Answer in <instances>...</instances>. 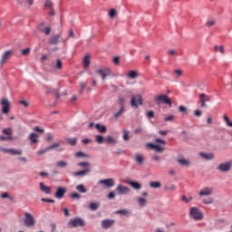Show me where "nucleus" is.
Wrapping results in <instances>:
<instances>
[{
    "label": "nucleus",
    "instance_id": "f257e3e1",
    "mask_svg": "<svg viewBox=\"0 0 232 232\" xmlns=\"http://www.w3.org/2000/svg\"><path fill=\"white\" fill-rule=\"evenodd\" d=\"M79 168H82V170L73 172L72 176L73 177H86L88 173H92V164L88 161H81L77 164Z\"/></svg>",
    "mask_w": 232,
    "mask_h": 232
},
{
    "label": "nucleus",
    "instance_id": "f03ea898",
    "mask_svg": "<svg viewBox=\"0 0 232 232\" xmlns=\"http://www.w3.org/2000/svg\"><path fill=\"white\" fill-rule=\"evenodd\" d=\"M23 222L25 227H34L36 224L35 218L30 212H24Z\"/></svg>",
    "mask_w": 232,
    "mask_h": 232
},
{
    "label": "nucleus",
    "instance_id": "7ed1b4c3",
    "mask_svg": "<svg viewBox=\"0 0 232 232\" xmlns=\"http://www.w3.org/2000/svg\"><path fill=\"white\" fill-rule=\"evenodd\" d=\"M189 217L193 220H202L204 218V214L200 210V208L197 207H192L189 209Z\"/></svg>",
    "mask_w": 232,
    "mask_h": 232
},
{
    "label": "nucleus",
    "instance_id": "20e7f679",
    "mask_svg": "<svg viewBox=\"0 0 232 232\" xmlns=\"http://www.w3.org/2000/svg\"><path fill=\"white\" fill-rule=\"evenodd\" d=\"M231 168H232V160L220 163L217 167V169L218 171H220V173H227L228 171H231Z\"/></svg>",
    "mask_w": 232,
    "mask_h": 232
},
{
    "label": "nucleus",
    "instance_id": "39448f33",
    "mask_svg": "<svg viewBox=\"0 0 232 232\" xmlns=\"http://www.w3.org/2000/svg\"><path fill=\"white\" fill-rule=\"evenodd\" d=\"M156 102H157V104H168V106H169V108H171V106L173 104L171 100H169V98L166 94L158 95L156 97Z\"/></svg>",
    "mask_w": 232,
    "mask_h": 232
},
{
    "label": "nucleus",
    "instance_id": "423d86ee",
    "mask_svg": "<svg viewBox=\"0 0 232 232\" xmlns=\"http://www.w3.org/2000/svg\"><path fill=\"white\" fill-rule=\"evenodd\" d=\"M98 185L102 186V188H107L110 189V188H113L115 186V179L113 178L100 179L98 181Z\"/></svg>",
    "mask_w": 232,
    "mask_h": 232
},
{
    "label": "nucleus",
    "instance_id": "0eeeda50",
    "mask_svg": "<svg viewBox=\"0 0 232 232\" xmlns=\"http://www.w3.org/2000/svg\"><path fill=\"white\" fill-rule=\"evenodd\" d=\"M68 226L69 227H84V226H86V222H84V219L81 218H75L68 222Z\"/></svg>",
    "mask_w": 232,
    "mask_h": 232
},
{
    "label": "nucleus",
    "instance_id": "6e6552de",
    "mask_svg": "<svg viewBox=\"0 0 232 232\" xmlns=\"http://www.w3.org/2000/svg\"><path fill=\"white\" fill-rule=\"evenodd\" d=\"M36 28L39 32L42 34H44V35H50L52 34V27L46 26L44 27V22H42L36 25Z\"/></svg>",
    "mask_w": 232,
    "mask_h": 232
},
{
    "label": "nucleus",
    "instance_id": "1a4fd4ad",
    "mask_svg": "<svg viewBox=\"0 0 232 232\" xmlns=\"http://www.w3.org/2000/svg\"><path fill=\"white\" fill-rule=\"evenodd\" d=\"M0 104L2 105V113L7 114L10 112V101L7 98H2Z\"/></svg>",
    "mask_w": 232,
    "mask_h": 232
},
{
    "label": "nucleus",
    "instance_id": "9d476101",
    "mask_svg": "<svg viewBox=\"0 0 232 232\" xmlns=\"http://www.w3.org/2000/svg\"><path fill=\"white\" fill-rule=\"evenodd\" d=\"M95 73H97V75H101L102 81H106V78L109 77V75H111V71L110 68H104L96 70Z\"/></svg>",
    "mask_w": 232,
    "mask_h": 232
},
{
    "label": "nucleus",
    "instance_id": "9b49d317",
    "mask_svg": "<svg viewBox=\"0 0 232 232\" xmlns=\"http://www.w3.org/2000/svg\"><path fill=\"white\" fill-rule=\"evenodd\" d=\"M12 55H14V50L5 51L1 56L0 66H3V64H5V63H6V61L12 57Z\"/></svg>",
    "mask_w": 232,
    "mask_h": 232
},
{
    "label": "nucleus",
    "instance_id": "f8f14e48",
    "mask_svg": "<svg viewBox=\"0 0 232 232\" xmlns=\"http://www.w3.org/2000/svg\"><path fill=\"white\" fill-rule=\"evenodd\" d=\"M115 191H117L118 195H128L131 189L122 184L117 185Z\"/></svg>",
    "mask_w": 232,
    "mask_h": 232
},
{
    "label": "nucleus",
    "instance_id": "ddd939ff",
    "mask_svg": "<svg viewBox=\"0 0 232 232\" xmlns=\"http://www.w3.org/2000/svg\"><path fill=\"white\" fill-rule=\"evenodd\" d=\"M115 225V219H103L101 222V227L102 229H110V227H112V226Z\"/></svg>",
    "mask_w": 232,
    "mask_h": 232
},
{
    "label": "nucleus",
    "instance_id": "4468645a",
    "mask_svg": "<svg viewBox=\"0 0 232 232\" xmlns=\"http://www.w3.org/2000/svg\"><path fill=\"white\" fill-rule=\"evenodd\" d=\"M199 98H200V103H201V108H206L207 104L206 102H211V98L209 96H208V94L206 93H201L199 94Z\"/></svg>",
    "mask_w": 232,
    "mask_h": 232
},
{
    "label": "nucleus",
    "instance_id": "2eb2a0df",
    "mask_svg": "<svg viewBox=\"0 0 232 232\" xmlns=\"http://www.w3.org/2000/svg\"><path fill=\"white\" fill-rule=\"evenodd\" d=\"M66 194V188H62V187H58L56 188V192L54 194V197L56 198H58L59 200H61V198H64V195Z\"/></svg>",
    "mask_w": 232,
    "mask_h": 232
},
{
    "label": "nucleus",
    "instance_id": "dca6fc26",
    "mask_svg": "<svg viewBox=\"0 0 232 232\" xmlns=\"http://www.w3.org/2000/svg\"><path fill=\"white\" fill-rule=\"evenodd\" d=\"M212 193H213V188L207 187V188H203L202 190H200L198 192V195L200 197H209V195H211Z\"/></svg>",
    "mask_w": 232,
    "mask_h": 232
},
{
    "label": "nucleus",
    "instance_id": "f3484780",
    "mask_svg": "<svg viewBox=\"0 0 232 232\" xmlns=\"http://www.w3.org/2000/svg\"><path fill=\"white\" fill-rule=\"evenodd\" d=\"M127 184H129V186H131V188H133V189H136L137 191H139V189H141L142 188V185H140V183L133 181L131 179H128Z\"/></svg>",
    "mask_w": 232,
    "mask_h": 232
},
{
    "label": "nucleus",
    "instance_id": "a211bd4d",
    "mask_svg": "<svg viewBox=\"0 0 232 232\" xmlns=\"http://www.w3.org/2000/svg\"><path fill=\"white\" fill-rule=\"evenodd\" d=\"M39 186L41 191H43V193H45V195H50V193H52V188L44 185V183L40 182Z\"/></svg>",
    "mask_w": 232,
    "mask_h": 232
},
{
    "label": "nucleus",
    "instance_id": "6ab92c4d",
    "mask_svg": "<svg viewBox=\"0 0 232 232\" xmlns=\"http://www.w3.org/2000/svg\"><path fill=\"white\" fill-rule=\"evenodd\" d=\"M28 139L31 141V144H37L39 142V135L35 132L30 133Z\"/></svg>",
    "mask_w": 232,
    "mask_h": 232
},
{
    "label": "nucleus",
    "instance_id": "aec40b11",
    "mask_svg": "<svg viewBox=\"0 0 232 232\" xmlns=\"http://www.w3.org/2000/svg\"><path fill=\"white\" fill-rule=\"evenodd\" d=\"M61 37V34H54L49 39V44H59V38Z\"/></svg>",
    "mask_w": 232,
    "mask_h": 232
},
{
    "label": "nucleus",
    "instance_id": "412c9836",
    "mask_svg": "<svg viewBox=\"0 0 232 232\" xmlns=\"http://www.w3.org/2000/svg\"><path fill=\"white\" fill-rule=\"evenodd\" d=\"M200 157H202V159H204L205 160H213V159H215V154L210 152V153H204V152H200Z\"/></svg>",
    "mask_w": 232,
    "mask_h": 232
},
{
    "label": "nucleus",
    "instance_id": "4be33fe9",
    "mask_svg": "<svg viewBox=\"0 0 232 232\" xmlns=\"http://www.w3.org/2000/svg\"><path fill=\"white\" fill-rule=\"evenodd\" d=\"M116 215H121V217H130V215L131 214V212L126 208H123V209H120V210H117L115 212Z\"/></svg>",
    "mask_w": 232,
    "mask_h": 232
},
{
    "label": "nucleus",
    "instance_id": "5701e85b",
    "mask_svg": "<svg viewBox=\"0 0 232 232\" xmlns=\"http://www.w3.org/2000/svg\"><path fill=\"white\" fill-rule=\"evenodd\" d=\"M94 126L96 130L100 131V133H106V131H108V128L106 127V125H101L99 123H96Z\"/></svg>",
    "mask_w": 232,
    "mask_h": 232
},
{
    "label": "nucleus",
    "instance_id": "b1692460",
    "mask_svg": "<svg viewBox=\"0 0 232 232\" xmlns=\"http://www.w3.org/2000/svg\"><path fill=\"white\" fill-rule=\"evenodd\" d=\"M77 140V138H65V142H67L69 146H76Z\"/></svg>",
    "mask_w": 232,
    "mask_h": 232
},
{
    "label": "nucleus",
    "instance_id": "393cba45",
    "mask_svg": "<svg viewBox=\"0 0 232 232\" xmlns=\"http://www.w3.org/2000/svg\"><path fill=\"white\" fill-rule=\"evenodd\" d=\"M9 155H13V156H21L23 155V150L21 149H10V152H9Z\"/></svg>",
    "mask_w": 232,
    "mask_h": 232
},
{
    "label": "nucleus",
    "instance_id": "a878e982",
    "mask_svg": "<svg viewBox=\"0 0 232 232\" xmlns=\"http://www.w3.org/2000/svg\"><path fill=\"white\" fill-rule=\"evenodd\" d=\"M134 160H135V162H137L138 164L140 165L144 162V157H142L141 154L137 153V154H135Z\"/></svg>",
    "mask_w": 232,
    "mask_h": 232
},
{
    "label": "nucleus",
    "instance_id": "bb28decb",
    "mask_svg": "<svg viewBox=\"0 0 232 232\" xmlns=\"http://www.w3.org/2000/svg\"><path fill=\"white\" fill-rule=\"evenodd\" d=\"M137 201L140 208H145L146 204H148V200L144 198H137Z\"/></svg>",
    "mask_w": 232,
    "mask_h": 232
},
{
    "label": "nucleus",
    "instance_id": "cd10ccee",
    "mask_svg": "<svg viewBox=\"0 0 232 232\" xmlns=\"http://www.w3.org/2000/svg\"><path fill=\"white\" fill-rule=\"evenodd\" d=\"M105 142L106 144L115 145L117 144V140H115V138H113L112 136H107L105 139Z\"/></svg>",
    "mask_w": 232,
    "mask_h": 232
},
{
    "label": "nucleus",
    "instance_id": "c85d7f7f",
    "mask_svg": "<svg viewBox=\"0 0 232 232\" xmlns=\"http://www.w3.org/2000/svg\"><path fill=\"white\" fill-rule=\"evenodd\" d=\"M98 208H101V203L92 202L89 204V209H91V211H97Z\"/></svg>",
    "mask_w": 232,
    "mask_h": 232
},
{
    "label": "nucleus",
    "instance_id": "c756f323",
    "mask_svg": "<svg viewBox=\"0 0 232 232\" xmlns=\"http://www.w3.org/2000/svg\"><path fill=\"white\" fill-rule=\"evenodd\" d=\"M177 162L179 163L180 166H189L191 164L189 160L183 158L178 159Z\"/></svg>",
    "mask_w": 232,
    "mask_h": 232
},
{
    "label": "nucleus",
    "instance_id": "7c9ffc66",
    "mask_svg": "<svg viewBox=\"0 0 232 232\" xmlns=\"http://www.w3.org/2000/svg\"><path fill=\"white\" fill-rule=\"evenodd\" d=\"M91 63L92 62L90 61V55L89 54L85 55L83 58V68H89Z\"/></svg>",
    "mask_w": 232,
    "mask_h": 232
},
{
    "label": "nucleus",
    "instance_id": "2f4dec72",
    "mask_svg": "<svg viewBox=\"0 0 232 232\" xmlns=\"http://www.w3.org/2000/svg\"><path fill=\"white\" fill-rule=\"evenodd\" d=\"M126 111V107H120V110L114 113V119H119Z\"/></svg>",
    "mask_w": 232,
    "mask_h": 232
},
{
    "label": "nucleus",
    "instance_id": "473e14b6",
    "mask_svg": "<svg viewBox=\"0 0 232 232\" xmlns=\"http://www.w3.org/2000/svg\"><path fill=\"white\" fill-rule=\"evenodd\" d=\"M75 157L77 159H81V158H83V159H90V156L89 154H86L84 153L83 151H78L75 153Z\"/></svg>",
    "mask_w": 232,
    "mask_h": 232
},
{
    "label": "nucleus",
    "instance_id": "72a5a7b5",
    "mask_svg": "<svg viewBox=\"0 0 232 232\" xmlns=\"http://www.w3.org/2000/svg\"><path fill=\"white\" fill-rule=\"evenodd\" d=\"M118 103L120 107H124V104L126 103V97L122 95H119Z\"/></svg>",
    "mask_w": 232,
    "mask_h": 232
},
{
    "label": "nucleus",
    "instance_id": "f704fd0d",
    "mask_svg": "<svg viewBox=\"0 0 232 232\" xmlns=\"http://www.w3.org/2000/svg\"><path fill=\"white\" fill-rule=\"evenodd\" d=\"M162 184L159 181H151L150 183V188H153L154 189H159V188H161Z\"/></svg>",
    "mask_w": 232,
    "mask_h": 232
},
{
    "label": "nucleus",
    "instance_id": "c9c22d12",
    "mask_svg": "<svg viewBox=\"0 0 232 232\" xmlns=\"http://www.w3.org/2000/svg\"><path fill=\"white\" fill-rule=\"evenodd\" d=\"M130 106L132 108H135L136 110L139 108V104H137V95L132 96L130 100Z\"/></svg>",
    "mask_w": 232,
    "mask_h": 232
},
{
    "label": "nucleus",
    "instance_id": "e433bc0d",
    "mask_svg": "<svg viewBox=\"0 0 232 232\" xmlns=\"http://www.w3.org/2000/svg\"><path fill=\"white\" fill-rule=\"evenodd\" d=\"M76 189L79 193H88V189L82 184L77 185Z\"/></svg>",
    "mask_w": 232,
    "mask_h": 232
},
{
    "label": "nucleus",
    "instance_id": "4c0bfd02",
    "mask_svg": "<svg viewBox=\"0 0 232 232\" xmlns=\"http://www.w3.org/2000/svg\"><path fill=\"white\" fill-rule=\"evenodd\" d=\"M129 79H137L139 77V72L137 71H130L128 74Z\"/></svg>",
    "mask_w": 232,
    "mask_h": 232
},
{
    "label": "nucleus",
    "instance_id": "58836bf2",
    "mask_svg": "<svg viewBox=\"0 0 232 232\" xmlns=\"http://www.w3.org/2000/svg\"><path fill=\"white\" fill-rule=\"evenodd\" d=\"M217 24V20H208L205 24V26H208V28H211V26H215Z\"/></svg>",
    "mask_w": 232,
    "mask_h": 232
},
{
    "label": "nucleus",
    "instance_id": "ea45409f",
    "mask_svg": "<svg viewBox=\"0 0 232 232\" xmlns=\"http://www.w3.org/2000/svg\"><path fill=\"white\" fill-rule=\"evenodd\" d=\"M56 166L58 168H68V162L64 161V160H59L57 163H56Z\"/></svg>",
    "mask_w": 232,
    "mask_h": 232
},
{
    "label": "nucleus",
    "instance_id": "a19ab883",
    "mask_svg": "<svg viewBox=\"0 0 232 232\" xmlns=\"http://www.w3.org/2000/svg\"><path fill=\"white\" fill-rule=\"evenodd\" d=\"M213 202H215V199L210 197L203 199V204H206L207 206H209V204H213Z\"/></svg>",
    "mask_w": 232,
    "mask_h": 232
},
{
    "label": "nucleus",
    "instance_id": "79ce46f5",
    "mask_svg": "<svg viewBox=\"0 0 232 232\" xmlns=\"http://www.w3.org/2000/svg\"><path fill=\"white\" fill-rule=\"evenodd\" d=\"M223 120L225 121L226 125H227L228 128H232V121H229V117H227V115H224V116H223Z\"/></svg>",
    "mask_w": 232,
    "mask_h": 232
},
{
    "label": "nucleus",
    "instance_id": "37998d69",
    "mask_svg": "<svg viewBox=\"0 0 232 232\" xmlns=\"http://www.w3.org/2000/svg\"><path fill=\"white\" fill-rule=\"evenodd\" d=\"M123 140H130V130H123V136H122Z\"/></svg>",
    "mask_w": 232,
    "mask_h": 232
},
{
    "label": "nucleus",
    "instance_id": "c03bdc74",
    "mask_svg": "<svg viewBox=\"0 0 232 232\" xmlns=\"http://www.w3.org/2000/svg\"><path fill=\"white\" fill-rule=\"evenodd\" d=\"M53 68L54 70H61V68H63V62L60 59H58L56 61V64L53 65Z\"/></svg>",
    "mask_w": 232,
    "mask_h": 232
},
{
    "label": "nucleus",
    "instance_id": "a18cd8bd",
    "mask_svg": "<svg viewBox=\"0 0 232 232\" xmlns=\"http://www.w3.org/2000/svg\"><path fill=\"white\" fill-rule=\"evenodd\" d=\"M214 50L215 52H220L222 54L225 53L224 45H215Z\"/></svg>",
    "mask_w": 232,
    "mask_h": 232
},
{
    "label": "nucleus",
    "instance_id": "49530a36",
    "mask_svg": "<svg viewBox=\"0 0 232 232\" xmlns=\"http://www.w3.org/2000/svg\"><path fill=\"white\" fill-rule=\"evenodd\" d=\"M95 139L98 144H102V142H104V136L102 135H96Z\"/></svg>",
    "mask_w": 232,
    "mask_h": 232
},
{
    "label": "nucleus",
    "instance_id": "de8ad7c7",
    "mask_svg": "<svg viewBox=\"0 0 232 232\" xmlns=\"http://www.w3.org/2000/svg\"><path fill=\"white\" fill-rule=\"evenodd\" d=\"M45 8H50V10H53V3L50 0H46L44 4Z\"/></svg>",
    "mask_w": 232,
    "mask_h": 232
},
{
    "label": "nucleus",
    "instance_id": "09e8293b",
    "mask_svg": "<svg viewBox=\"0 0 232 232\" xmlns=\"http://www.w3.org/2000/svg\"><path fill=\"white\" fill-rule=\"evenodd\" d=\"M173 119H175V115L170 114L164 119V121L165 122H173Z\"/></svg>",
    "mask_w": 232,
    "mask_h": 232
},
{
    "label": "nucleus",
    "instance_id": "8fccbe9b",
    "mask_svg": "<svg viewBox=\"0 0 232 232\" xmlns=\"http://www.w3.org/2000/svg\"><path fill=\"white\" fill-rule=\"evenodd\" d=\"M181 200H183L186 204H189V202L193 200V197L186 198V196H182Z\"/></svg>",
    "mask_w": 232,
    "mask_h": 232
},
{
    "label": "nucleus",
    "instance_id": "3c124183",
    "mask_svg": "<svg viewBox=\"0 0 232 232\" xmlns=\"http://www.w3.org/2000/svg\"><path fill=\"white\" fill-rule=\"evenodd\" d=\"M166 191H175L177 189V187L175 185H169L165 187Z\"/></svg>",
    "mask_w": 232,
    "mask_h": 232
},
{
    "label": "nucleus",
    "instance_id": "603ef678",
    "mask_svg": "<svg viewBox=\"0 0 232 232\" xmlns=\"http://www.w3.org/2000/svg\"><path fill=\"white\" fill-rule=\"evenodd\" d=\"M80 86H81V90L78 92V93H80V95H81V94H82V92L86 88V83H84V82H81Z\"/></svg>",
    "mask_w": 232,
    "mask_h": 232
},
{
    "label": "nucleus",
    "instance_id": "864d4df0",
    "mask_svg": "<svg viewBox=\"0 0 232 232\" xmlns=\"http://www.w3.org/2000/svg\"><path fill=\"white\" fill-rule=\"evenodd\" d=\"M17 160L23 162V164H28V159H26V157H18Z\"/></svg>",
    "mask_w": 232,
    "mask_h": 232
},
{
    "label": "nucleus",
    "instance_id": "5fc2aeb1",
    "mask_svg": "<svg viewBox=\"0 0 232 232\" xmlns=\"http://www.w3.org/2000/svg\"><path fill=\"white\" fill-rule=\"evenodd\" d=\"M157 153H164V148L156 145V148L154 149Z\"/></svg>",
    "mask_w": 232,
    "mask_h": 232
},
{
    "label": "nucleus",
    "instance_id": "6e6d98bb",
    "mask_svg": "<svg viewBox=\"0 0 232 232\" xmlns=\"http://www.w3.org/2000/svg\"><path fill=\"white\" fill-rule=\"evenodd\" d=\"M2 198H9V200H14V198L10 197V195L8 194V192L3 193L1 195Z\"/></svg>",
    "mask_w": 232,
    "mask_h": 232
},
{
    "label": "nucleus",
    "instance_id": "4d7b16f0",
    "mask_svg": "<svg viewBox=\"0 0 232 232\" xmlns=\"http://www.w3.org/2000/svg\"><path fill=\"white\" fill-rule=\"evenodd\" d=\"M109 15H110V17H111V18L115 17V15H117V10H115V9H111L110 12H109Z\"/></svg>",
    "mask_w": 232,
    "mask_h": 232
},
{
    "label": "nucleus",
    "instance_id": "13d9d810",
    "mask_svg": "<svg viewBox=\"0 0 232 232\" xmlns=\"http://www.w3.org/2000/svg\"><path fill=\"white\" fill-rule=\"evenodd\" d=\"M148 119H153V117H155V112H153V111H149L146 113Z\"/></svg>",
    "mask_w": 232,
    "mask_h": 232
},
{
    "label": "nucleus",
    "instance_id": "bf43d9fd",
    "mask_svg": "<svg viewBox=\"0 0 232 232\" xmlns=\"http://www.w3.org/2000/svg\"><path fill=\"white\" fill-rule=\"evenodd\" d=\"M52 93H53L56 97V99H60L61 96L59 95V88L53 89Z\"/></svg>",
    "mask_w": 232,
    "mask_h": 232
},
{
    "label": "nucleus",
    "instance_id": "052dcab7",
    "mask_svg": "<svg viewBox=\"0 0 232 232\" xmlns=\"http://www.w3.org/2000/svg\"><path fill=\"white\" fill-rule=\"evenodd\" d=\"M30 47H27L21 51L22 55H28L30 53Z\"/></svg>",
    "mask_w": 232,
    "mask_h": 232
},
{
    "label": "nucleus",
    "instance_id": "680f3d73",
    "mask_svg": "<svg viewBox=\"0 0 232 232\" xmlns=\"http://www.w3.org/2000/svg\"><path fill=\"white\" fill-rule=\"evenodd\" d=\"M179 111L188 113V108H186L184 105H181L179 107Z\"/></svg>",
    "mask_w": 232,
    "mask_h": 232
},
{
    "label": "nucleus",
    "instance_id": "e2e57ef3",
    "mask_svg": "<svg viewBox=\"0 0 232 232\" xmlns=\"http://www.w3.org/2000/svg\"><path fill=\"white\" fill-rule=\"evenodd\" d=\"M107 198H109V200H113V198H115V192L111 191V192L107 195Z\"/></svg>",
    "mask_w": 232,
    "mask_h": 232
},
{
    "label": "nucleus",
    "instance_id": "0e129e2a",
    "mask_svg": "<svg viewBox=\"0 0 232 232\" xmlns=\"http://www.w3.org/2000/svg\"><path fill=\"white\" fill-rule=\"evenodd\" d=\"M47 151H50L49 149H48V147L45 148V149H43V150H38V151H37V154H38V155H44V153H47Z\"/></svg>",
    "mask_w": 232,
    "mask_h": 232
},
{
    "label": "nucleus",
    "instance_id": "69168bd1",
    "mask_svg": "<svg viewBox=\"0 0 232 232\" xmlns=\"http://www.w3.org/2000/svg\"><path fill=\"white\" fill-rule=\"evenodd\" d=\"M20 104H22L23 106H24L25 108H28V106H30V102H28L27 101L25 100H22L19 102Z\"/></svg>",
    "mask_w": 232,
    "mask_h": 232
},
{
    "label": "nucleus",
    "instance_id": "338daca9",
    "mask_svg": "<svg viewBox=\"0 0 232 232\" xmlns=\"http://www.w3.org/2000/svg\"><path fill=\"white\" fill-rule=\"evenodd\" d=\"M71 198H76L77 200H79V198H81V194L72 193V194H71Z\"/></svg>",
    "mask_w": 232,
    "mask_h": 232
},
{
    "label": "nucleus",
    "instance_id": "774afa93",
    "mask_svg": "<svg viewBox=\"0 0 232 232\" xmlns=\"http://www.w3.org/2000/svg\"><path fill=\"white\" fill-rule=\"evenodd\" d=\"M194 115L195 117H202V111L200 110L194 111Z\"/></svg>",
    "mask_w": 232,
    "mask_h": 232
}]
</instances>
